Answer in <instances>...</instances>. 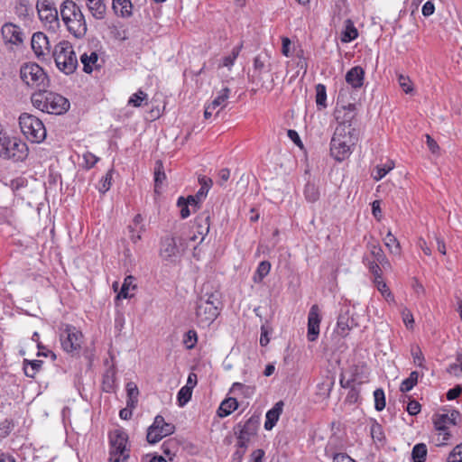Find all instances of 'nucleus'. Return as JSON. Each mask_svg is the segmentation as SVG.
I'll return each instance as SVG.
<instances>
[{
  "label": "nucleus",
  "mask_w": 462,
  "mask_h": 462,
  "mask_svg": "<svg viewBox=\"0 0 462 462\" xmlns=\"http://www.w3.org/2000/svg\"><path fill=\"white\" fill-rule=\"evenodd\" d=\"M220 292L212 291L204 284L196 301V323L200 328H208L219 315L221 309Z\"/></svg>",
  "instance_id": "f257e3e1"
},
{
  "label": "nucleus",
  "mask_w": 462,
  "mask_h": 462,
  "mask_svg": "<svg viewBox=\"0 0 462 462\" xmlns=\"http://www.w3.org/2000/svg\"><path fill=\"white\" fill-rule=\"evenodd\" d=\"M359 132L351 125L339 124L330 141V154L337 162H343L352 153L358 141Z\"/></svg>",
  "instance_id": "f03ea898"
},
{
  "label": "nucleus",
  "mask_w": 462,
  "mask_h": 462,
  "mask_svg": "<svg viewBox=\"0 0 462 462\" xmlns=\"http://www.w3.org/2000/svg\"><path fill=\"white\" fill-rule=\"evenodd\" d=\"M32 106L48 114L63 115L70 106L69 101L63 96L49 91L47 88L34 92L31 97Z\"/></svg>",
  "instance_id": "7ed1b4c3"
},
{
  "label": "nucleus",
  "mask_w": 462,
  "mask_h": 462,
  "mask_svg": "<svg viewBox=\"0 0 462 462\" xmlns=\"http://www.w3.org/2000/svg\"><path fill=\"white\" fill-rule=\"evenodd\" d=\"M60 12L68 31L76 38L84 37L88 27L79 6L72 0H65L60 5Z\"/></svg>",
  "instance_id": "20e7f679"
},
{
  "label": "nucleus",
  "mask_w": 462,
  "mask_h": 462,
  "mask_svg": "<svg viewBox=\"0 0 462 462\" xmlns=\"http://www.w3.org/2000/svg\"><path fill=\"white\" fill-rule=\"evenodd\" d=\"M28 146L16 137H10L0 124V157L23 162L28 156Z\"/></svg>",
  "instance_id": "39448f33"
},
{
  "label": "nucleus",
  "mask_w": 462,
  "mask_h": 462,
  "mask_svg": "<svg viewBox=\"0 0 462 462\" xmlns=\"http://www.w3.org/2000/svg\"><path fill=\"white\" fill-rule=\"evenodd\" d=\"M52 57L57 68L66 75L72 74L78 68V59L72 44L68 41L55 45Z\"/></svg>",
  "instance_id": "423d86ee"
},
{
  "label": "nucleus",
  "mask_w": 462,
  "mask_h": 462,
  "mask_svg": "<svg viewBox=\"0 0 462 462\" xmlns=\"http://www.w3.org/2000/svg\"><path fill=\"white\" fill-rule=\"evenodd\" d=\"M20 78L24 84L38 91L48 88L51 83L44 69L35 62L23 63L20 68Z\"/></svg>",
  "instance_id": "0eeeda50"
},
{
  "label": "nucleus",
  "mask_w": 462,
  "mask_h": 462,
  "mask_svg": "<svg viewBox=\"0 0 462 462\" xmlns=\"http://www.w3.org/2000/svg\"><path fill=\"white\" fill-rule=\"evenodd\" d=\"M188 248V240L181 236H166L160 244V255L170 263H176Z\"/></svg>",
  "instance_id": "6e6552de"
},
{
  "label": "nucleus",
  "mask_w": 462,
  "mask_h": 462,
  "mask_svg": "<svg viewBox=\"0 0 462 462\" xmlns=\"http://www.w3.org/2000/svg\"><path fill=\"white\" fill-rule=\"evenodd\" d=\"M128 435L123 429H116L109 433V462H125L130 457L126 445Z\"/></svg>",
  "instance_id": "1a4fd4ad"
},
{
  "label": "nucleus",
  "mask_w": 462,
  "mask_h": 462,
  "mask_svg": "<svg viewBox=\"0 0 462 462\" xmlns=\"http://www.w3.org/2000/svg\"><path fill=\"white\" fill-rule=\"evenodd\" d=\"M19 125L22 133L30 142L40 143L46 138L45 126L35 116L23 113L19 116Z\"/></svg>",
  "instance_id": "9d476101"
},
{
  "label": "nucleus",
  "mask_w": 462,
  "mask_h": 462,
  "mask_svg": "<svg viewBox=\"0 0 462 462\" xmlns=\"http://www.w3.org/2000/svg\"><path fill=\"white\" fill-rule=\"evenodd\" d=\"M260 415L253 414L245 423H237L233 430L236 439L249 445L250 439L257 435Z\"/></svg>",
  "instance_id": "9b49d317"
},
{
  "label": "nucleus",
  "mask_w": 462,
  "mask_h": 462,
  "mask_svg": "<svg viewBox=\"0 0 462 462\" xmlns=\"http://www.w3.org/2000/svg\"><path fill=\"white\" fill-rule=\"evenodd\" d=\"M266 58L262 57L261 55H257L254 60V70L252 74L253 82L260 83L262 88H265L268 90H272L273 88V79H272L270 82H265L263 79V76L265 74H269L271 71V64H266Z\"/></svg>",
  "instance_id": "f8f14e48"
},
{
  "label": "nucleus",
  "mask_w": 462,
  "mask_h": 462,
  "mask_svg": "<svg viewBox=\"0 0 462 462\" xmlns=\"http://www.w3.org/2000/svg\"><path fill=\"white\" fill-rule=\"evenodd\" d=\"M82 333L73 326L67 325L60 335L62 348L68 353L79 352L81 347Z\"/></svg>",
  "instance_id": "ddd939ff"
},
{
  "label": "nucleus",
  "mask_w": 462,
  "mask_h": 462,
  "mask_svg": "<svg viewBox=\"0 0 462 462\" xmlns=\"http://www.w3.org/2000/svg\"><path fill=\"white\" fill-rule=\"evenodd\" d=\"M209 227L210 212L208 210H204L199 216L196 217L194 223L191 226L193 234L187 240L190 242H195L198 238L197 235H199L201 236L199 244L202 243L206 236L209 232Z\"/></svg>",
  "instance_id": "4468645a"
},
{
  "label": "nucleus",
  "mask_w": 462,
  "mask_h": 462,
  "mask_svg": "<svg viewBox=\"0 0 462 462\" xmlns=\"http://www.w3.org/2000/svg\"><path fill=\"white\" fill-rule=\"evenodd\" d=\"M357 326L358 323L356 318L353 314H350L348 309L345 311L341 310L337 322V333L340 337H346L349 334L350 330Z\"/></svg>",
  "instance_id": "2eb2a0df"
},
{
  "label": "nucleus",
  "mask_w": 462,
  "mask_h": 462,
  "mask_svg": "<svg viewBox=\"0 0 462 462\" xmlns=\"http://www.w3.org/2000/svg\"><path fill=\"white\" fill-rule=\"evenodd\" d=\"M32 49L38 59L44 58L50 53L51 46L48 37L42 32L32 34L31 41Z\"/></svg>",
  "instance_id": "dca6fc26"
},
{
  "label": "nucleus",
  "mask_w": 462,
  "mask_h": 462,
  "mask_svg": "<svg viewBox=\"0 0 462 462\" xmlns=\"http://www.w3.org/2000/svg\"><path fill=\"white\" fill-rule=\"evenodd\" d=\"M321 319L319 316V309L318 305H313L309 312L308 316V333L307 337L310 342L317 340L319 335V324Z\"/></svg>",
  "instance_id": "f3484780"
},
{
  "label": "nucleus",
  "mask_w": 462,
  "mask_h": 462,
  "mask_svg": "<svg viewBox=\"0 0 462 462\" xmlns=\"http://www.w3.org/2000/svg\"><path fill=\"white\" fill-rule=\"evenodd\" d=\"M1 33L5 43L19 45L23 42V32L19 26L14 23H5L1 29Z\"/></svg>",
  "instance_id": "a211bd4d"
},
{
  "label": "nucleus",
  "mask_w": 462,
  "mask_h": 462,
  "mask_svg": "<svg viewBox=\"0 0 462 462\" xmlns=\"http://www.w3.org/2000/svg\"><path fill=\"white\" fill-rule=\"evenodd\" d=\"M365 70L360 66H355L346 74V81L354 88H360L364 84Z\"/></svg>",
  "instance_id": "6ab92c4d"
},
{
  "label": "nucleus",
  "mask_w": 462,
  "mask_h": 462,
  "mask_svg": "<svg viewBox=\"0 0 462 462\" xmlns=\"http://www.w3.org/2000/svg\"><path fill=\"white\" fill-rule=\"evenodd\" d=\"M433 424L434 429L437 431H439L440 434L443 435V441H447L450 438V432L448 430L449 425V418H448V413L444 414H435L433 416Z\"/></svg>",
  "instance_id": "aec40b11"
},
{
  "label": "nucleus",
  "mask_w": 462,
  "mask_h": 462,
  "mask_svg": "<svg viewBox=\"0 0 462 462\" xmlns=\"http://www.w3.org/2000/svg\"><path fill=\"white\" fill-rule=\"evenodd\" d=\"M284 403L282 401H279L274 406L269 410L266 413V420L264 422V429L271 430L277 423L283 409Z\"/></svg>",
  "instance_id": "412c9836"
},
{
  "label": "nucleus",
  "mask_w": 462,
  "mask_h": 462,
  "mask_svg": "<svg viewBox=\"0 0 462 462\" xmlns=\"http://www.w3.org/2000/svg\"><path fill=\"white\" fill-rule=\"evenodd\" d=\"M40 19L48 24V29L55 32L60 27L58 11L56 8L38 13Z\"/></svg>",
  "instance_id": "4be33fe9"
},
{
  "label": "nucleus",
  "mask_w": 462,
  "mask_h": 462,
  "mask_svg": "<svg viewBox=\"0 0 462 462\" xmlns=\"http://www.w3.org/2000/svg\"><path fill=\"white\" fill-rule=\"evenodd\" d=\"M88 11L95 19L102 20L106 14V6L103 0H86Z\"/></svg>",
  "instance_id": "5701e85b"
},
{
  "label": "nucleus",
  "mask_w": 462,
  "mask_h": 462,
  "mask_svg": "<svg viewBox=\"0 0 462 462\" xmlns=\"http://www.w3.org/2000/svg\"><path fill=\"white\" fill-rule=\"evenodd\" d=\"M112 8L116 14L125 18L133 14V5L130 0H114Z\"/></svg>",
  "instance_id": "b1692460"
},
{
  "label": "nucleus",
  "mask_w": 462,
  "mask_h": 462,
  "mask_svg": "<svg viewBox=\"0 0 462 462\" xmlns=\"http://www.w3.org/2000/svg\"><path fill=\"white\" fill-rule=\"evenodd\" d=\"M238 408V402L236 398H226L224 400L218 410H217V415L221 418L226 417L230 415L234 411H236Z\"/></svg>",
  "instance_id": "393cba45"
},
{
  "label": "nucleus",
  "mask_w": 462,
  "mask_h": 462,
  "mask_svg": "<svg viewBox=\"0 0 462 462\" xmlns=\"http://www.w3.org/2000/svg\"><path fill=\"white\" fill-rule=\"evenodd\" d=\"M358 36L357 29L355 27L354 23L350 19L345 21V27L341 32V41L343 42H350L356 39Z\"/></svg>",
  "instance_id": "a878e982"
},
{
  "label": "nucleus",
  "mask_w": 462,
  "mask_h": 462,
  "mask_svg": "<svg viewBox=\"0 0 462 462\" xmlns=\"http://www.w3.org/2000/svg\"><path fill=\"white\" fill-rule=\"evenodd\" d=\"M175 431V426L171 423H164L159 430L154 432V435L147 440L150 444H155L159 442L162 438L171 435Z\"/></svg>",
  "instance_id": "bb28decb"
},
{
  "label": "nucleus",
  "mask_w": 462,
  "mask_h": 462,
  "mask_svg": "<svg viewBox=\"0 0 462 462\" xmlns=\"http://www.w3.org/2000/svg\"><path fill=\"white\" fill-rule=\"evenodd\" d=\"M43 362L42 360H23V370L24 374L27 377L34 378L35 374L42 368Z\"/></svg>",
  "instance_id": "cd10ccee"
},
{
  "label": "nucleus",
  "mask_w": 462,
  "mask_h": 462,
  "mask_svg": "<svg viewBox=\"0 0 462 462\" xmlns=\"http://www.w3.org/2000/svg\"><path fill=\"white\" fill-rule=\"evenodd\" d=\"M255 391V387L252 385H245L242 383H234L230 393L234 394H239L245 398L251 397Z\"/></svg>",
  "instance_id": "c85d7f7f"
},
{
  "label": "nucleus",
  "mask_w": 462,
  "mask_h": 462,
  "mask_svg": "<svg viewBox=\"0 0 462 462\" xmlns=\"http://www.w3.org/2000/svg\"><path fill=\"white\" fill-rule=\"evenodd\" d=\"M230 92L231 90L229 88H223L218 92L217 96L214 98V100L210 103V107H212L213 109H216L218 106H221V108L226 107V100L229 97Z\"/></svg>",
  "instance_id": "c756f323"
},
{
  "label": "nucleus",
  "mask_w": 462,
  "mask_h": 462,
  "mask_svg": "<svg viewBox=\"0 0 462 462\" xmlns=\"http://www.w3.org/2000/svg\"><path fill=\"white\" fill-rule=\"evenodd\" d=\"M271 270V263L268 261H262L254 274L253 281L255 283L261 282Z\"/></svg>",
  "instance_id": "7c9ffc66"
},
{
  "label": "nucleus",
  "mask_w": 462,
  "mask_h": 462,
  "mask_svg": "<svg viewBox=\"0 0 462 462\" xmlns=\"http://www.w3.org/2000/svg\"><path fill=\"white\" fill-rule=\"evenodd\" d=\"M116 386V373L114 370H107L104 376L102 382L103 390L106 393H112L115 390Z\"/></svg>",
  "instance_id": "2f4dec72"
},
{
  "label": "nucleus",
  "mask_w": 462,
  "mask_h": 462,
  "mask_svg": "<svg viewBox=\"0 0 462 462\" xmlns=\"http://www.w3.org/2000/svg\"><path fill=\"white\" fill-rule=\"evenodd\" d=\"M427 446L424 443L416 444L412 448L411 458L413 462H425L427 457Z\"/></svg>",
  "instance_id": "473e14b6"
},
{
  "label": "nucleus",
  "mask_w": 462,
  "mask_h": 462,
  "mask_svg": "<svg viewBox=\"0 0 462 462\" xmlns=\"http://www.w3.org/2000/svg\"><path fill=\"white\" fill-rule=\"evenodd\" d=\"M134 278L131 275L126 276L122 284L121 290L116 295L117 299H127L131 298L132 295L129 293V290L132 287L133 290L135 289V285L134 284Z\"/></svg>",
  "instance_id": "72a5a7b5"
},
{
  "label": "nucleus",
  "mask_w": 462,
  "mask_h": 462,
  "mask_svg": "<svg viewBox=\"0 0 462 462\" xmlns=\"http://www.w3.org/2000/svg\"><path fill=\"white\" fill-rule=\"evenodd\" d=\"M97 54L96 52H91L90 55L84 53L80 57L81 63L83 64V71L86 73H91L93 71V67L97 61Z\"/></svg>",
  "instance_id": "f704fd0d"
},
{
  "label": "nucleus",
  "mask_w": 462,
  "mask_h": 462,
  "mask_svg": "<svg viewBox=\"0 0 462 462\" xmlns=\"http://www.w3.org/2000/svg\"><path fill=\"white\" fill-rule=\"evenodd\" d=\"M304 196L309 202H316L319 199V188L314 183L308 182L304 188Z\"/></svg>",
  "instance_id": "c9c22d12"
},
{
  "label": "nucleus",
  "mask_w": 462,
  "mask_h": 462,
  "mask_svg": "<svg viewBox=\"0 0 462 462\" xmlns=\"http://www.w3.org/2000/svg\"><path fill=\"white\" fill-rule=\"evenodd\" d=\"M384 245L390 250L392 254H399L401 251L400 243L397 238L388 231L387 235L384 237Z\"/></svg>",
  "instance_id": "e433bc0d"
},
{
  "label": "nucleus",
  "mask_w": 462,
  "mask_h": 462,
  "mask_svg": "<svg viewBox=\"0 0 462 462\" xmlns=\"http://www.w3.org/2000/svg\"><path fill=\"white\" fill-rule=\"evenodd\" d=\"M370 433L374 442L381 443L382 445L384 443L385 436L381 424L374 421L370 428Z\"/></svg>",
  "instance_id": "4c0bfd02"
},
{
  "label": "nucleus",
  "mask_w": 462,
  "mask_h": 462,
  "mask_svg": "<svg viewBox=\"0 0 462 462\" xmlns=\"http://www.w3.org/2000/svg\"><path fill=\"white\" fill-rule=\"evenodd\" d=\"M208 193L205 192L204 189H199L195 195H189L186 199L189 201L190 206L193 208V211H196L200 208V203L207 197Z\"/></svg>",
  "instance_id": "58836bf2"
},
{
  "label": "nucleus",
  "mask_w": 462,
  "mask_h": 462,
  "mask_svg": "<svg viewBox=\"0 0 462 462\" xmlns=\"http://www.w3.org/2000/svg\"><path fill=\"white\" fill-rule=\"evenodd\" d=\"M165 179H166V175H165V171H164L163 163L162 161L158 160V161H156L155 167H154L155 189L160 187Z\"/></svg>",
  "instance_id": "ea45409f"
},
{
  "label": "nucleus",
  "mask_w": 462,
  "mask_h": 462,
  "mask_svg": "<svg viewBox=\"0 0 462 462\" xmlns=\"http://www.w3.org/2000/svg\"><path fill=\"white\" fill-rule=\"evenodd\" d=\"M178 449V442L175 439H169L164 441L162 445V450L163 454L169 457L170 460L172 459V457L175 456V453Z\"/></svg>",
  "instance_id": "a19ab883"
},
{
  "label": "nucleus",
  "mask_w": 462,
  "mask_h": 462,
  "mask_svg": "<svg viewBox=\"0 0 462 462\" xmlns=\"http://www.w3.org/2000/svg\"><path fill=\"white\" fill-rule=\"evenodd\" d=\"M419 374L413 371L410 374L409 377L402 381L400 390L402 393L411 391L418 382Z\"/></svg>",
  "instance_id": "79ce46f5"
},
{
  "label": "nucleus",
  "mask_w": 462,
  "mask_h": 462,
  "mask_svg": "<svg viewBox=\"0 0 462 462\" xmlns=\"http://www.w3.org/2000/svg\"><path fill=\"white\" fill-rule=\"evenodd\" d=\"M192 395V390L189 385H185L180 388L177 394L178 404L180 407L185 406L190 400Z\"/></svg>",
  "instance_id": "37998d69"
},
{
  "label": "nucleus",
  "mask_w": 462,
  "mask_h": 462,
  "mask_svg": "<svg viewBox=\"0 0 462 462\" xmlns=\"http://www.w3.org/2000/svg\"><path fill=\"white\" fill-rule=\"evenodd\" d=\"M327 91L326 87L323 84H318L316 86V104L319 108H325L327 106Z\"/></svg>",
  "instance_id": "c03bdc74"
},
{
  "label": "nucleus",
  "mask_w": 462,
  "mask_h": 462,
  "mask_svg": "<svg viewBox=\"0 0 462 462\" xmlns=\"http://www.w3.org/2000/svg\"><path fill=\"white\" fill-rule=\"evenodd\" d=\"M248 446V444L237 440L236 444V451L232 455V462H242Z\"/></svg>",
  "instance_id": "a18cd8bd"
},
{
  "label": "nucleus",
  "mask_w": 462,
  "mask_h": 462,
  "mask_svg": "<svg viewBox=\"0 0 462 462\" xmlns=\"http://www.w3.org/2000/svg\"><path fill=\"white\" fill-rule=\"evenodd\" d=\"M374 408L376 411H381L385 407V395L383 389L378 388L374 392Z\"/></svg>",
  "instance_id": "49530a36"
},
{
  "label": "nucleus",
  "mask_w": 462,
  "mask_h": 462,
  "mask_svg": "<svg viewBox=\"0 0 462 462\" xmlns=\"http://www.w3.org/2000/svg\"><path fill=\"white\" fill-rule=\"evenodd\" d=\"M394 167L393 162H388L383 165H378L376 167V171L374 174V179L375 180H382L393 168Z\"/></svg>",
  "instance_id": "de8ad7c7"
},
{
  "label": "nucleus",
  "mask_w": 462,
  "mask_h": 462,
  "mask_svg": "<svg viewBox=\"0 0 462 462\" xmlns=\"http://www.w3.org/2000/svg\"><path fill=\"white\" fill-rule=\"evenodd\" d=\"M399 86L406 94H411L413 92V85L411 79L408 76L399 74L397 76Z\"/></svg>",
  "instance_id": "09e8293b"
},
{
  "label": "nucleus",
  "mask_w": 462,
  "mask_h": 462,
  "mask_svg": "<svg viewBox=\"0 0 462 462\" xmlns=\"http://www.w3.org/2000/svg\"><path fill=\"white\" fill-rule=\"evenodd\" d=\"M164 423H166L164 418L161 415H157L154 418L152 424L147 430L146 439L150 440V439L154 435V432L163 426Z\"/></svg>",
  "instance_id": "8fccbe9b"
},
{
  "label": "nucleus",
  "mask_w": 462,
  "mask_h": 462,
  "mask_svg": "<svg viewBox=\"0 0 462 462\" xmlns=\"http://www.w3.org/2000/svg\"><path fill=\"white\" fill-rule=\"evenodd\" d=\"M241 48L242 46H236L233 48L231 54L223 58L222 66L228 68L232 67L234 65L235 60L239 55Z\"/></svg>",
  "instance_id": "3c124183"
},
{
  "label": "nucleus",
  "mask_w": 462,
  "mask_h": 462,
  "mask_svg": "<svg viewBox=\"0 0 462 462\" xmlns=\"http://www.w3.org/2000/svg\"><path fill=\"white\" fill-rule=\"evenodd\" d=\"M370 251L371 254L374 255L375 261L378 262L379 263L383 264V263H388L379 245H370Z\"/></svg>",
  "instance_id": "603ef678"
},
{
  "label": "nucleus",
  "mask_w": 462,
  "mask_h": 462,
  "mask_svg": "<svg viewBox=\"0 0 462 462\" xmlns=\"http://www.w3.org/2000/svg\"><path fill=\"white\" fill-rule=\"evenodd\" d=\"M147 99V94L143 90H138L136 93L133 94L128 100V104L139 107L142 106V102Z\"/></svg>",
  "instance_id": "864d4df0"
},
{
  "label": "nucleus",
  "mask_w": 462,
  "mask_h": 462,
  "mask_svg": "<svg viewBox=\"0 0 462 462\" xmlns=\"http://www.w3.org/2000/svg\"><path fill=\"white\" fill-rule=\"evenodd\" d=\"M378 291L385 297L387 300H393V295L390 291L386 283L383 281V279L374 280Z\"/></svg>",
  "instance_id": "5fc2aeb1"
},
{
  "label": "nucleus",
  "mask_w": 462,
  "mask_h": 462,
  "mask_svg": "<svg viewBox=\"0 0 462 462\" xmlns=\"http://www.w3.org/2000/svg\"><path fill=\"white\" fill-rule=\"evenodd\" d=\"M177 206L180 208V217L185 219L190 215V210L189 206H190L189 201L184 197H180L177 201Z\"/></svg>",
  "instance_id": "6e6d98bb"
},
{
  "label": "nucleus",
  "mask_w": 462,
  "mask_h": 462,
  "mask_svg": "<svg viewBox=\"0 0 462 462\" xmlns=\"http://www.w3.org/2000/svg\"><path fill=\"white\" fill-rule=\"evenodd\" d=\"M411 356L413 357L414 364L420 367H423L424 356L419 346L411 347Z\"/></svg>",
  "instance_id": "4d7b16f0"
},
{
  "label": "nucleus",
  "mask_w": 462,
  "mask_h": 462,
  "mask_svg": "<svg viewBox=\"0 0 462 462\" xmlns=\"http://www.w3.org/2000/svg\"><path fill=\"white\" fill-rule=\"evenodd\" d=\"M113 171V169L109 170L101 180V187H99V191L103 194L106 193L111 187Z\"/></svg>",
  "instance_id": "13d9d810"
},
{
  "label": "nucleus",
  "mask_w": 462,
  "mask_h": 462,
  "mask_svg": "<svg viewBox=\"0 0 462 462\" xmlns=\"http://www.w3.org/2000/svg\"><path fill=\"white\" fill-rule=\"evenodd\" d=\"M448 462H462V443L453 448L448 456Z\"/></svg>",
  "instance_id": "bf43d9fd"
},
{
  "label": "nucleus",
  "mask_w": 462,
  "mask_h": 462,
  "mask_svg": "<svg viewBox=\"0 0 462 462\" xmlns=\"http://www.w3.org/2000/svg\"><path fill=\"white\" fill-rule=\"evenodd\" d=\"M184 344L188 349H191L197 343V333L195 330H189L185 334Z\"/></svg>",
  "instance_id": "052dcab7"
},
{
  "label": "nucleus",
  "mask_w": 462,
  "mask_h": 462,
  "mask_svg": "<svg viewBox=\"0 0 462 462\" xmlns=\"http://www.w3.org/2000/svg\"><path fill=\"white\" fill-rule=\"evenodd\" d=\"M369 270L374 275V280H378L382 278V269L376 262L369 263Z\"/></svg>",
  "instance_id": "680f3d73"
},
{
  "label": "nucleus",
  "mask_w": 462,
  "mask_h": 462,
  "mask_svg": "<svg viewBox=\"0 0 462 462\" xmlns=\"http://www.w3.org/2000/svg\"><path fill=\"white\" fill-rule=\"evenodd\" d=\"M36 8L38 13L48 11L51 8H56L54 5L50 0H38Z\"/></svg>",
  "instance_id": "e2e57ef3"
},
{
  "label": "nucleus",
  "mask_w": 462,
  "mask_h": 462,
  "mask_svg": "<svg viewBox=\"0 0 462 462\" xmlns=\"http://www.w3.org/2000/svg\"><path fill=\"white\" fill-rule=\"evenodd\" d=\"M83 159L87 169L92 168L98 161V158L91 152H86L83 155Z\"/></svg>",
  "instance_id": "0e129e2a"
},
{
  "label": "nucleus",
  "mask_w": 462,
  "mask_h": 462,
  "mask_svg": "<svg viewBox=\"0 0 462 462\" xmlns=\"http://www.w3.org/2000/svg\"><path fill=\"white\" fill-rule=\"evenodd\" d=\"M126 392H127V397L129 398H138L139 395V390L137 385L133 383L129 382L126 384Z\"/></svg>",
  "instance_id": "69168bd1"
},
{
  "label": "nucleus",
  "mask_w": 462,
  "mask_h": 462,
  "mask_svg": "<svg viewBox=\"0 0 462 462\" xmlns=\"http://www.w3.org/2000/svg\"><path fill=\"white\" fill-rule=\"evenodd\" d=\"M264 455V450L262 448H258L251 453L250 457L252 462H263Z\"/></svg>",
  "instance_id": "338daca9"
},
{
  "label": "nucleus",
  "mask_w": 462,
  "mask_h": 462,
  "mask_svg": "<svg viewBox=\"0 0 462 462\" xmlns=\"http://www.w3.org/2000/svg\"><path fill=\"white\" fill-rule=\"evenodd\" d=\"M333 462H356L346 453H337L333 457Z\"/></svg>",
  "instance_id": "774afa93"
}]
</instances>
